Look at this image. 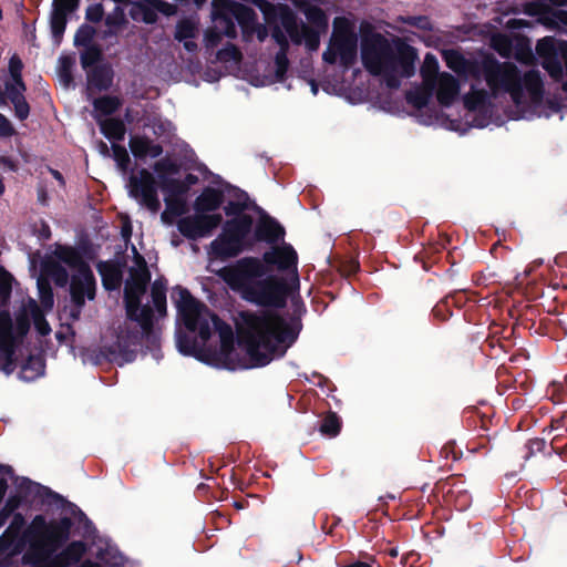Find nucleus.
Masks as SVG:
<instances>
[{"label":"nucleus","instance_id":"393cba45","mask_svg":"<svg viewBox=\"0 0 567 567\" xmlns=\"http://www.w3.org/2000/svg\"><path fill=\"white\" fill-rule=\"evenodd\" d=\"M23 549V543L16 536L3 532L0 536V566L18 556Z\"/></svg>","mask_w":567,"mask_h":567},{"label":"nucleus","instance_id":"603ef678","mask_svg":"<svg viewBox=\"0 0 567 567\" xmlns=\"http://www.w3.org/2000/svg\"><path fill=\"white\" fill-rule=\"evenodd\" d=\"M24 523H25V520H24L23 515L20 513H17L13 515V518H12L9 527L4 532L18 537L20 530L24 526Z\"/></svg>","mask_w":567,"mask_h":567},{"label":"nucleus","instance_id":"3c124183","mask_svg":"<svg viewBox=\"0 0 567 567\" xmlns=\"http://www.w3.org/2000/svg\"><path fill=\"white\" fill-rule=\"evenodd\" d=\"M21 498L18 495H11L4 503V506L0 509V514L3 515L6 519L20 506Z\"/></svg>","mask_w":567,"mask_h":567},{"label":"nucleus","instance_id":"ddd939ff","mask_svg":"<svg viewBox=\"0 0 567 567\" xmlns=\"http://www.w3.org/2000/svg\"><path fill=\"white\" fill-rule=\"evenodd\" d=\"M11 286L7 281L0 284V370L10 373L14 348L13 323L7 309Z\"/></svg>","mask_w":567,"mask_h":567},{"label":"nucleus","instance_id":"aec40b11","mask_svg":"<svg viewBox=\"0 0 567 567\" xmlns=\"http://www.w3.org/2000/svg\"><path fill=\"white\" fill-rule=\"evenodd\" d=\"M214 28H210L205 33V47L207 50L214 49L220 43L221 35L234 39L237 35V29L234 21L223 14H214Z\"/></svg>","mask_w":567,"mask_h":567},{"label":"nucleus","instance_id":"ea45409f","mask_svg":"<svg viewBox=\"0 0 567 567\" xmlns=\"http://www.w3.org/2000/svg\"><path fill=\"white\" fill-rule=\"evenodd\" d=\"M112 79L107 71L95 69L89 74V83L99 90H105L111 85Z\"/></svg>","mask_w":567,"mask_h":567},{"label":"nucleus","instance_id":"cd10ccee","mask_svg":"<svg viewBox=\"0 0 567 567\" xmlns=\"http://www.w3.org/2000/svg\"><path fill=\"white\" fill-rule=\"evenodd\" d=\"M548 4L549 3L543 2V1L536 2V3H530L527 7V13H529L532 16H537L538 21L542 24H544L550 29H555V28H557V21H556V18L551 17L550 13H556L557 9H553Z\"/></svg>","mask_w":567,"mask_h":567},{"label":"nucleus","instance_id":"c03bdc74","mask_svg":"<svg viewBox=\"0 0 567 567\" xmlns=\"http://www.w3.org/2000/svg\"><path fill=\"white\" fill-rule=\"evenodd\" d=\"M543 68L548 72L551 79L558 81L563 78L564 70L558 56L544 60Z\"/></svg>","mask_w":567,"mask_h":567},{"label":"nucleus","instance_id":"052dcab7","mask_svg":"<svg viewBox=\"0 0 567 567\" xmlns=\"http://www.w3.org/2000/svg\"><path fill=\"white\" fill-rule=\"evenodd\" d=\"M14 130L9 120L0 113V136H11Z\"/></svg>","mask_w":567,"mask_h":567},{"label":"nucleus","instance_id":"c85d7f7f","mask_svg":"<svg viewBox=\"0 0 567 567\" xmlns=\"http://www.w3.org/2000/svg\"><path fill=\"white\" fill-rule=\"evenodd\" d=\"M498 395H502L503 392L499 390V388H504V390H511L516 389V383L519 384V386H524L525 382L527 381L528 377L526 373L520 372L517 377H513L507 368L505 367V363L502 362L501 365H498ZM523 390H527L526 388H523Z\"/></svg>","mask_w":567,"mask_h":567},{"label":"nucleus","instance_id":"f3484780","mask_svg":"<svg viewBox=\"0 0 567 567\" xmlns=\"http://www.w3.org/2000/svg\"><path fill=\"white\" fill-rule=\"evenodd\" d=\"M231 13L241 29L244 41L249 42L256 37L259 42H264L268 38L267 27L257 21V14L251 8L235 4Z\"/></svg>","mask_w":567,"mask_h":567},{"label":"nucleus","instance_id":"e2e57ef3","mask_svg":"<svg viewBox=\"0 0 567 567\" xmlns=\"http://www.w3.org/2000/svg\"><path fill=\"white\" fill-rule=\"evenodd\" d=\"M509 40L505 34L498 32V55L508 56Z\"/></svg>","mask_w":567,"mask_h":567},{"label":"nucleus","instance_id":"774afa93","mask_svg":"<svg viewBox=\"0 0 567 567\" xmlns=\"http://www.w3.org/2000/svg\"><path fill=\"white\" fill-rule=\"evenodd\" d=\"M60 62L62 63V66H63V73L61 74L62 76V80L64 82L65 85L69 84V82L71 81V76L68 72V66H69V60L68 59H60Z\"/></svg>","mask_w":567,"mask_h":567},{"label":"nucleus","instance_id":"bb28decb","mask_svg":"<svg viewBox=\"0 0 567 567\" xmlns=\"http://www.w3.org/2000/svg\"><path fill=\"white\" fill-rule=\"evenodd\" d=\"M96 122L106 138L111 141L124 140L126 128L122 120L115 117L100 118L96 116Z\"/></svg>","mask_w":567,"mask_h":567},{"label":"nucleus","instance_id":"423d86ee","mask_svg":"<svg viewBox=\"0 0 567 567\" xmlns=\"http://www.w3.org/2000/svg\"><path fill=\"white\" fill-rule=\"evenodd\" d=\"M422 83L406 92V102L416 109L429 104L434 96L442 106H451L461 92L460 81L449 72L440 71V63L433 53H426L420 68Z\"/></svg>","mask_w":567,"mask_h":567},{"label":"nucleus","instance_id":"a211bd4d","mask_svg":"<svg viewBox=\"0 0 567 567\" xmlns=\"http://www.w3.org/2000/svg\"><path fill=\"white\" fill-rule=\"evenodd\" d=\"M153 168L158 176L159 187L165 195V202L167 205H171L172 198L184 192L182 182L177 178L169 177V175H174L178 172V166L174 161L165 157L157 161Z\"/></svg>","mask_w":567,"mask_h":567},{"label":"nucleus","instance_id":"6e6552de","mask_svg":"<svg viewBox=\"0 0 567 567\" xmlns=\"http://www.w3.org/2000/svg\"><path fill=\"white\" fill-rule=\"evenodd\" d=\"M511 94L513 102L519 106L526 104L525 92L533 104H539L544 97V82L538 70H529L524 75L509 62H498V91Z\"/></svg>","mask_w":567,"mask_h":567},{"label":"nucleus","instance_id":"9b49d317","mask_svg":"<svg viewBox=\"0 0 567 567\" xmlns=\"http://www.w3.org/2000/svg\"><path fill=\"white\" fill-rule=\"evenodd\" d=\"M303 14L311 25L299 24L295 17L289 14L282 19V27L295 44H305L308 51H317L320 45V32L328 28V17L316 6H307Z\"/></svg>","mask_w":567,"mask_h":567},{"label":"nucleus","instance_id":"de8ad7c7","mask_svg":"<svg viewBox=\"0 0 567 567\" xmlns=\"http://www.w3.org/2000/svg\"><path fill=\"white\" fill-rule=\"evenodd\" d=\"M101 59V51L95 47H87L86 50L81 54L82 66L89 68L95 64Z\"/></svg>","mask_w":567,"mask_h":567},{"label":"nucleus","instance_id":"39448f33","mask_svg":"<svg viewBox=\"0 0 567 567\" xmlns=\"http://www.w3.org/2000/svg\"><path fill=\"white\" fill-rule=\"evenodd\" d=\"M446 66L471 80V92L464 96V105L470 112H477L471 123L476 127H485L488 121L485 118L488 110L487 101L496 93V63L493 60H484L482 63H472L455 50L443 52Z\"/></svg>","mask_w":567,"mask_h":567},{"label":"nucleus","instance_id":"69168bd1","mask_svg":"<svg viewBox=\"0 0 567 567\" xmlns=\"http://www.w3.org/2000/svg\"><path fill=\"white\" fill-rule=\"evenodd\" d=\"M558 442H559V436L558 435L553 437L551 443H550L551 450L556 454H558L559 456L567 455V443L561 447V446L558 445Z\"/></svg>","mask_w":567,"mask_h":567},{"label":"nucleus","instance_id":"5701e85b","mask_svg":"<svg viewBox=\"0 0 567 567\" xmlns=\"http://www.w3.org/2000/svg\"><path fill=\"white\" fill-rule=\"evenodd\" d=\"M128 146L132 154L140 159L156 158L162 155L163 147L144 135H134L130 138Z\"/></svg>","mask_w":567,"mask_h":567},{"label":"nucleus","instance_id":"473e14b6","mask_svg":"<svg viewBox=\"0 0 567 567\" xmlns=\"http://www.w3.org/2000/svg\"><path fill=\"white\" fill-rule=\"evenodd\" d=\"M150 127L155 136L163 140H171L174 135L175 127L168 120L162 117L150 118L145 124Z\"/></svg>","mask_w":567,"mask_h":567},{"label":"nucleus","instance_id":"c756f323","mask_svg":"<svg viewBox=\"0 0 567 567\" xmlns=\"http://www.w3.org/2000/svg\"><path fill=\"white\" fill-rule=\"evenodd\" d=\"M97 269L105 289L114 290L121 286L122 274L115 265L110 262H100Z\"/></svg>","mask_w":567,"mask_h":567},{"label":"nucleus","instance_id":"13d9d810","mask_svg":"<svg viewBox=\"0 0 567 567\" xmlns=\"http://www.w3.org/2000/svg\"><path fill=\"white\" fill-rule=\"evenodd\" d=\"M104 14L102 4H94L87 8L86 19L91 22H99L102 20Z\"/></svg>","mask_w":567,"mask_h":567},{"label":"nucleus","instance_id":"e433bc0d","mask_svg":"<svg viewBox=\"0 0 567 567\" xmlns=\"http://www.w3.org/2000/svg\"><path fill=\"white\" fill-rule=\"evenodd\" d=\"M515 58L522 62H529L534 59V54L530 47V41L526 37L515 38L514 43Z\"/></svg>","mask_w":567,"mask_h":567},{"label":"nucleus","instance_id":"20e7f679","mask_svg":"<svg viewBox=\"0 0 567 567\" xmlns=\"http://www.w3.org/2000/svg\"><path fill=\"white\" fill-rule=\"evenodd\" d=\"M361 61L365 70L381 80L386 86L396 89L402 79L415 73L417 54L409 45H394L380 33H365L360 42Z\"/></svg>","mask_w":567,"mask_h":567},{"label":"nucleus","instance_id":"6e6d98bb","mask_svg":"<svg viewBox=\"0 0 567 567\" xmlns=\"http://www.w3.org/2000/svg\"><path fill=\"white\" fill-rule=\"evenodd\" d=\"M14 105L16 116L20 120H25L29 116V105L24 97L11 101Z\"/></svg>","mask_w":567,"mask_h":567},{"label":"nucleus","instance_id":"6ab92c4d","mask_svg":"<svg viewBox=\"0 0 567 567\" xmlns=\"http://www.w3.org/2000/svg\"><path fill=\"white\" fill-rule=\"evenodd\" d=\"M172 13V6L162 0L132 1L130 16L133 20L154 23L157 20V12Z\"/></svg>","mask_w":567,"mask_h":567},{"label":"nucleus","instance_id":"1a4fd4ad","mask_svg":"<svg viewBox=\"0 0 567 567\" xmlns=\"http://www.w3.org/2000/svg\"><path fill=\"white\" fill-rule=\"evenodd\" d=\"M327 49L322 54L326 63L350 69L358 58V37L355 23L347 17H336Z\"/></svg>","mask_w":567,"mask_h":567},{"label":"nucleus","instance_id":"5fc2aeb1","mask_svg":"<svg viewBox=\"0 0 567 567\" xmlns=\"http://www.w3.org/2000/svg\"><path fill=\"white\" fill-rule=\"evenodd\" d=\"M401 20L404 23H408L410 25H413V27H416V28H420V29H423V30L431 29L430 20L426 17H422V16H419V17H406V18H402Z\"/></svg>","mask_w":567,"mask_h":567},{"label":"nucleus","instance_id":"412c9836","mask_svg":"<svg viewBox=\"0 0 567 567\" xmlns=\"http://www.w3.org/2000/svg\"><path fill=\"white\" fill-rule=\"evenodd\" d=\"M272 39L280 47V50L276 54V58H275V66H276L275 75L271 76L270 79L262 81L260 83L261 85L271 84L274 82L282 81L284 76L288 70L289 62H288L287 53H288L289 43H288L287 37L279 28H277L272 31Z\"/></svg>","mask_w":567,"mask_h":567},{"label":"nucleus","instance_id":"2f4dec72","mask_svg":"<svg viewBox=\"0 0 567 567\" xmlns=\"http://www.w3.org/2000/svg\"><path fill=\"white\" fill-rule=\"evenodd\" d=\"M126 22L127 20L124 10L116 7L105 19L107 30L104 31V38L116 35Z\"/></svg>","mask_w":567,"mask_h":567},{"label":"nucleus","instance_id":"58836bf2","mask_svg":"<svg viewBox=\"0 0 567 567\" xmlns=\"http://www.w3.org/2000/svg\"><path fill=\"white\" fill-rule=\"evenodd\" d=\"M197 24L192 20H182L176 27L175 38L178 41L194 39L197 34Z\"/></svg>","mask_w":567,"mask_h":567},{"label":"nucleus","instance_id":"7c9ffc66","mask_svg":"<svg viewBox=\"0 0 567 567\" xmlns=\"http://www.w3.org/2000/svg\"><path fill=\"white\" fill-rule=\"evenodd\" d=\"M122 105V100L118 96L104 95L93 101L94 117L99 116L103 118L106 115H111L118 110Z\"/></svg>","mask_w":567,"mask_h":567},{"label":"nucleus","instance_id":"864d4df0","mask_svg":"<svg viewBox=\"0 0 567 567\" xmlns=\"http://www.w3.org/2000/svg\"><path fill=\"white\" fill-rule=\"evenodd\" d=\"M78 1L79 0H54L53 10L62 11V13L68 14L76 8Z\"/></svg>","mask_w":567,"mask_h":567},{"label":"nucleus","instance_id":"a19ab883","mask_svg":"<svg viewBox=\"0 0 567 567\" xmlns=\"http://www.w3.org/2000/svg\"><path fill=\"white\" fill-rule=\"evenodd\" d=\"M24 91H25V86H24L22 79L10 78L6 82V93H7L8 97L10 99V101H14V100L24 97V95H23Z\"/></svg>","mask_w":567,"mask_h":567},{"label":"nucleus","instance_id":"680f3d73","mask_svg":"<svg viewBox=\"0 0 567 567\" xmlns=\"http://www.w3.org/2000/svg\"><path fill=\"white\" fill-rule=\"evenodd\" d=\"M505 403H506L507 408H509V405H511V408L513 410L518 411L524 406L525 402L520 396L509 394L506 396Z\"/></svg>","mask_w":567,"mask_h":567},{"label":"nucleus","instance_id":"9d476101","mask_svg":"<svg viewBox=\"0 0 567 567\" xmlns=\"http://www.w3.org/2000/svg\"><path fill=\"white\" fill-rule=\"evenodd\" d=\"M53 256L73 271L70 285L72 300L79 307L84 305L85 299L92 300L95 293V280L89 265L70 247H56Z\"/></svg>","mask_w":567,"mask_h":567},{"label":"nucleus","instance_id":"f704fd0d","mask_svg":"<svg viewBox=\"0 0 567 567\" xmlns=\"http://www.w3.org/2000/svg\"><path fill=\"white\" fill-rule=\"evenodd\" d=\"M216 61L227 68H235L241 61V52L236 45L228 43L216 53Z\"/></svg>","mask_w":567,"mask_h":567},{"label":"nucleus","instance_id":"72a5a7b5","mask_svg":"<svg viewBox=\"0 0 567 567\" xmlns=\"http://www.w3.org/2000/svg\"><path fill=\"white\" fill-rule=\"evenodd\" d=\"M152 301L157 316L166 315V285L162 280H155L152 285Z\"/></svg>","mask_w":567,"mask_h":567},{"label":"nucleus","instance_id":"a18cd8bd","mask_svg":"<svg viewBox=\"0 0 567 567\" xmlns=\"http://www.w3.org/2000/svg\"><path fill=\"white\" fill-rule=\"evenodd\" d=\"M320 431L323 434L336 436L340 431V421L336 414H329L322 421Z\"/></svg>","mask_w":567,"mask_h":567},{"label":"nucleus","instance_id":"37998d69","mask_svg":"<svg viewBox=\"0 0 567 567\" xmlns=\"http://www.w3.org/2000/svg\"><path fill=\"white\" fill-rule=\"evenodd\" d=\"M113 158L122 173H125L128 168L130 156L124 146L113 144L112 145Z\"/></svg>","mask_w":567,"mask_h":567},{"label":"nucleus","instance_id":"f8f14e48","mask_svg":"<svg viewBox=\"0 0 567 567\" xmlns=\"http://www.w3.org/2000/svg\"><path fill=\"white\" fill-rule=\"evenodd\" d=\"M252 217L244 214L225 223L223 233L212 243L214 252L219 257H235L251 246L249 234Z\"/></svg>","mask_w":567,"mask_h":567},{"label":"nucleus","instance_id":"7ed1b4c3","mask_svg":"<svg viewBox=\"0 0 567 567\" xmlns=\"http://www.w3.org/2000/svg\"><path fill=\"white\" fill-rule=\"evenodd\" d=\"M133 259L125 281L124 301L128 320L118 327L116 340L110 346L111 360L120 365L132 362L137 353L141 333H150L154 313L150 306L141 308L151 274L144 257L132 246Z\"/></svg>","mask_w":567,"mask_h":567},{"label":"nucleus","instance_id":"8fccbe9b","mask_svg":"<svg viewBox=\"0 0 567 567\" xmlns=\"http://www.w3.org/2000/svg\"><path fill=\"white\" fill-rule=\"evenodd\" d=\"M94 33H95V31L92 27H89V25L81 27L74 37L75 44L76 45H87L92 41Z\"/></svg>","mask_w":567,"mask_h":567},{"label":"nucleus","instance_id":"b1692460","mask_svg":"<svg viewBox=\"0 0 567 567\" xmlns=\"http://www.w3.org/2000/svg\"><path fill=\"white\" fill-rule=\"evenodd\" d=\"M285 229L272 218H261L256 227V238L274 245L284 239Z\"/></svg>","mask_w":567,"mask_h":567},{"label":"nucleus","instance_id":"2eb2a0df","mask_svg":"<svg viewBox=\"0 0 567 567\" xmlns=\"http://www.w3.org/2000/svg\"><path fill=\"white\" fill-rule=\"evenodd\" d=\"M221 220L220 214L196 213L195 215L181 218L177 223V228L186 238L197 239L209 236L219 226Z\"/></svg>","mask_w":567,"mask_h":567},{"label":"nucleus","instance_id":"4be33fe9","mask_svg":"<svg viewBox=\"0 0 567 567\" xmlns=\"http://www.w3.org/2000/svg\"><path fill=\"white\" fill-rule=\"evenodd\" d=\"M86 551V545L76 540L70 543L62 551L52 555L49 560L50 567H69L78 563Z\"/></svg>","mask_w":567,"mask_h":567},{"label":"nucleus","instance_id":"0eeeda50","mask_svg":"<svg viewBox=\"0 0 567 567\" xmlns=\"http://www.w3.org/2000/svg\"><path fill=\"white\" fill-rule=\"evenodd\" d=\"M71 519L64 517L60 520L48 522L42 515H37L24 532V539L29 550L23 558L31 555L37 561L49 559L70 535Z\"/></svg>","mask_w":567,"mask_h":567},{"label":"nucleus","instance_id":"f03ea898","mask_svg":"<svg viewBox=\"0 0 567 567\" xmlns=\"http://www.w3.org/2000/svg\"><path fill=\"white\" fill-rule=\"evenodd\" d=\"M298 256L293 247L284 243L272 246L262 258L244 257L223 267L217 275L243 300L260 307L281 308L286 303L288 289L285 281L266 275V266L276 267L297 277Z\"/></svg>","mask_w":567,"mask_h":567},{"label":"nucleus","instance_id":"bf43d9fd","mask_svg":"<svg viewBox=\"0 0 567 567\" xmlns=\"http://www.w3.org/2000/svg\"><path fill=\"white\" fill-rule=\"evenodd\" d=\"M33 367L34 370H35V375H41L43 373V363L41 362V360H30L24 367H23V370H22V373H23V378L24 379H32V377H28L25 375V373L28 372V370Z\"/></svg>","mask_w":567,"mask_h":567},{"label":"nucleus","instance_id":"49530a36","mask_svg":"<svg viewBox=\"0 0 567 567\" xmlns=\"http://www.w3.org/2000/svg\"><path fill=\"white\" fill-rule=\"evenodd\" d=\"M38 288H39V291H40V298H41V303H42L43 308H45L47 310L52 309V307H53V293H52L51 288L49 287V285L47 282H44L43 280L39 279L38 280Z\"/></svg>","mask_w":567,"mask_h":567},{"label":"nucleus","instance_id":"0e129e2a","mask_svg":"<svg viewBox=\"0 0 567 567\" xmlns=\"http://www.w3.org/2000/svg\"><path fill=\"white\" fill-rule=\"evenodd\" d=\"M177 347L184 354H192L195 350V347L187 341L186 337H178Z\"/></svg>","mask_w":567,"mask_h":567},{"label":"nucleus","instance_id":"a878e982","mask_svg":"<svg viewBox=\"0 0 567 567\" xmlns=\"http://www.w3.org/2000/svg\"><path fill=\"white\" fill-rule=\"evenodd\" d=\"M223 196L213 188H206L195 200L194 208L196 213L206 214L219 208Z\"/></svg>","mask_w":567,"mask_h":567},{"label":"nucleus","instance_id":"09e8293b","mask_svg":"<svg viewBox=\"0 0 567 567\" xmlns=\"http://www.w3.org/2000/svg\"><path fill=\"white\" fill-rule=\"evenodd\" d=\"M546 447V441L545 439L535 437L529 440L526 445V453L524 455L525 458H529L530 456H534L537 453H542L545 451Z\"/></svg>","mask_w":567,"mask_h":567},{"label":"nucleus","instance_id":"f257e3e1","mask_svg":"<svg viewBox=\"0 0 567 567\" xmlns=\"http://www.w3.org/2000/svg\"><path fill=\"white\" fill-rule=\"evenodd\" d=\"M176 307L185 327L197 332L206 342L213 331L220 340V349L214 353L210 364L228 370L264 367L282 357L295 342L298 331L286 319L272 313H244L238 326V347H235L234 332L229 324L186 289L176 288Z\"/></svg>","mask_w":567,"mask_h":567},{"label":"nucleus","instance_id":"dca6fc26","mask_svg":"<svg viewBox=\"0 0 567 567\" xmlns=\"http://www.w3.org/2000/svg\"><path fill=\"white\" fill-rule=\"evenodd\" d=\"M30 320L33 321L37 331L41 336H48L51 332V327L45 320L43 311L32 298L24 300L21 309L17 313L16 331L18 337H23L28 332L30 328Z\"/></svg>","mask_w":567,"mask_h":567},{"label":"nucleus","instance_id":"4c0bfd02","mask_svg":"<svg viewBox=\"0 0 567 567\" xmlns=\"http://www.w3.org/2000/svg\"><path fill=\"white\" fill-rule=\"evenodd\" d=\"M535 50L543 60L557 56L556 41L553 37H544L538 40Z\"/></svg>","mask_w":567,"mask_h":567},{"label":"nucleus","instance_id":"c9c22d12","mask_svg":"<svg viewBox=\"0 0 567 567\" xmlns=\"http://www.w3.org/2000/svg\"><path fill=\"white\" fill-rule=\"evenodd\" d=\"M43 271L45 275L52 278L55 285L64 287L68 284V270L54 260H47L43 266Z\"/></svg>","mask_w":567,"mask_h":567},{"label":"nucleus","instance_id":"4d7b16f0","mask_svg":"<svg viewBox=\"0 0 567 567\" xmlns=\"http://www.w3.org/2000/svg\"><path fill=\"white\" fill-rule=\"evenodd\" d=\"M22 61L18 55H12L9 61V73L10 78L14 79H22L21 72H22Z\"/></svg>","mask_w":567,"mask_h":567},{"label":"nucleus","instance_id":"4468645a","mask_svg":"<svg viewBox=\"0 0 567 567\" xmlns=\"http://www.w3.org/2000/svg\"><path fill=\"white\" fill-rule=\"evenodd\" d=\"M128 194L141 205L152 212H157L161 203L157 196V187L154 176L146 168L132 174L127 184Z\"/></svg>","mask_w":567,"mask_h":567},{"label":"nucleus","instance_id":"338daca9","mask_svg":"<svg viewBox=\"0 0 567 567\" xmlns=\"http://www.w3.org/2000/svg\"><path fill=\"white\" fill-rule=\"evenodd\" d=\"M551 17L556 18L557 27L563 24L567 27V11L557 9L556 13H550Z\"/></svg>","mask_w":567,"mask_h":567},{"label":"nucleus","instance_id":"79ce46f5","mask_svg":"<svg viewBox=\"0 0 567 567\" xmlns=\"http://www.w3.org/2000/svg\"><path fill=\"white\" fill-rule=\"evenodd\" d=\"M66 16L65 13L59 12L53 10L51 14V30L53 33V37L56 40H60L62 34L64 33L65 25H66Z\"/></svg>","mask_w":567,"mask_h":567}]
</instances>
